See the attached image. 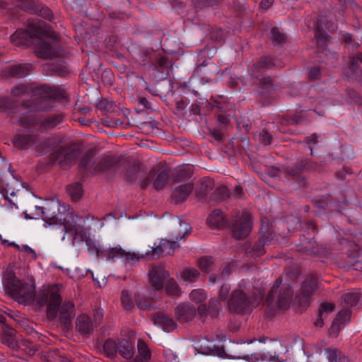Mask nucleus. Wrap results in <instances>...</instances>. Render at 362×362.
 <instances>
[{
  "label": "nucleus",
  "mask_w": 362,
  "mask_h": 362,
  "mask_svg": "<svg viewBox=\"0 0 362 362\" xmlns=\"http://www.w3.org/2000/svg\"><path fill=\"white\" fill-rule=\"evenodd\" d=\"M36 216L44 221L45 228L49 226L53 231L63 234L62 240L64 241L66 234L71 237V245L76 241L86 242L90 240V233L87 228L76 225L69 224L70 218L68 206H62L57 199H50L43 203L42 206H35Z\"/></svg>",
  "instance_id": "obj_1"
},
{
  "label": "nucleus",
  "mask_w": 362,
  "mask_h": 362,
  "mask_svg": "<svg viewBox=\"0 0 362 362\" xmlns=\"http://www.w3.org/2000/svg\"><path fill=\"white\" fill-rule=\"evenodd\" d=\"M4 285L9 294L18 303L27 305L34 300L35 287L31 283H23L12 272L7 271Z\"/></svg>",
  "instance_id": "obj_2"
},
{
  "label": "nucleus",
  "mask_w": 362,
  "mask_h": 362,
  "mask_svg": "<svg viewBox=\"0 0 362 362\" xmlns=\"http://www.w3.org/2000/svg\"><path fill=\"white\" fill-rule=\"evenodd\" d=\"M85 243L88 246H90L93 244L95 249L96 255L98 256L100 255L102 258L105 259L108 262H114L117 259H121L124 264H133L144 258L143 254L127 252L120 247H115L106 250H102L100 244L94 243L90 238L88 243Z\"/></svg>",
  "instance_id": "obj_3"
},
{
  "label": "nucleus",
  "mask_w": 362,
  "mask_h": 362,
  "mask_svg": "<svg viewBox=\"0 0 362 362\" xmlns=\"http://www.w3.org/2000/svg\"><path fill=\"white\" fill-rule=\"evenodd\" d=\"M179 226L173 231L172 239H162L159 243L152 247V253L156 255H171L179 247L178 240L185 238L190 233L188 223L178 220Z\"/></svg>",
  "instance_id": "obj_4"
},
{
  "label": "nucleus",
  "mask_w": 362,
  "mask_h": 362,
  "mask_svg": "<svg viewBox=\"0 0 362 362\" xmlns=\"http://www.w3.org/2000/svg\"><path fill=\"white\" fill-rule=\"evenodd\" d=\"M40 34L37 35L35 40V52L39 57L52 58L58 56L59 45L53 33L47 28H40Z\"/></svg>",
  "instance_id": "obj_5"
},
{
  "label": "nucleus",
  "mask_w": 362,
  "mask_h": 362,
  "mask_svg": "<svg viewBox=\"0 0 362 362\" xmlns=\"http://www.w3.org/2000/svg\"><path fill=\"white\" fill-rule=\"evenodd\" d=\"M59 288V285L44 286L37 298L38 303L41 306L47 305V315L49 318L56 317L57 307L61 303V298L58 294Z\"/></svg>",
  "instance_id": "obj_6"
},
{
  "label": "nucleus",
  "mask_w": 362,
  "mask_h": 362,
  "mask_svg": "<svg viewBox=\"0 0 362 362\" xmlns=\"http://www.w3.org/2000/svg\"><path fill=\"white\" fill-rule=\"evenodd\" d=\"M40 26L30 25L27 31L17 30L11 35V41L16 46L33 44L35 42L37 35L40 34Z\"/></svg>",
  "instance_id": "obj_7"
},
{
  "label": "nucleus",
  "mask_w": 362,
  "mask_h": 362,
  "mask_svg": "<svg viewBox=\"0 0 362 362\" xmlns=\"http://www.w3.org/2000/svg\"><path fill=\"white\" fill-rule=\"evenodd\" d=\"M251 216L247 214H243L235 220L232 226L233 236L236 239H242L247 237L252 230Z\"/></svg>",
  "instance_id": "obj_8"
},
{
  "label": "nucleus",
  "mask_w": 362,
  "mask_h": 362,
  "mask_svg": "<svg viewBox=\"0 0 362 362\" xmlns=\"http://www.w3.org/2000/svg\"><path fill=\"white\" fill-rule=\"evenodd\" d=\"M37 139L35 136L32 135H18L15 137L13 143L16 147L27 148L34 145L39 152V154L43 153L45 150L50 148V144L47 141H43L40 144H37Z\"/></svg>",
  "instance_id": "obj_9"
},
{
  "label": "nucleus",
  "mask_w": 362,
  "mask_h": 362,
  "mask_svg": "<svg viewBox=\"0 0 362 362\" xmlns=\"http://www.w3.org/2000/svg\"><path fill=\"white\" fill-rule=\"evenodd\" d=\"M139 295L134 291L123 290L121 294V301L123 308L127 310H131L134 307V303H136L141 310L150 309L151 306L146 303H143L138 300Z\"/></svg>",
  "instance_id": "obj_10"
},
{
  "label": "nucleus",
  "mask_w": 362,
  "mask_h": 362,
  "mask_svg": "<svg viewBox=\"0 0 362 362\" xmlns=\"http://www.w3.org/2000/svg\"><path fill=\"white\" fill-rule=\"evenodd\" d=\"M74 316V304L69 301L64 302L59 310V319L65 329H69L71 327Z\"/></svg>",
  "instance_id": "obj_11"
},
{
  "label": "nucleus",
  "mask_w": 362,
  "mask_h": 362,
  "mask_svg": "<svg viewBox=\"0 0 362 362\" xmlns=\"http://www.w3.org/2000/svg\"><path fill=\"white\" fill-rule=\"evenodd\" d=\"M166 276L167 274L162 267H153L150 272L151 286L156 290L160 289L163 286Z\"/></svg>",
  "instance_id": "obj_12"
},
{
  "label": "nucleus",
  "mask_w": 362,
  "mask_h": 362,
  "mask_svg": "<svg viewBox=\"0 0 362 362\" xmlns=\"http://www.w3.org/2000/svg\"><path fill=\"white\" fill-rule=\"evenodd\" d=\"M349 318V312L348 310H342L339 312L337 317L334 320L332 327L329 331V334L332 337H336L341 326L348 320Z\"/></svg>",
  "instance_id": "obj_13"
},
{
  "label": "nucleus",
  "mask_w": 362,
  "mask_h": 362,
  "mask_svg": "<svg viewBox=\"0 0 362 362\" xmlns=\"http://www.w3.org/2000/svg\"><path fill=\"white\" fill-rule=\"evenodd\" d=\"M195 308L189 305H179L175 309L176 317L182 322H187L192 320L195 315Z\"/></svg>",
  "instance_id": "obj_14"
},
{
  "label": "nucleus",
  "mask_w": 362,
  "mask_h": 362,
  "mask_svg": "<svg viewBox=\"0 0 362 362\" xmlns=\"http://www.w3.org/2000/svg\"><path fill=\"white\" fill-rule=\"evenodd\" d=\"M154 324L165 332H170L176 327L175 322L163 313H157L153 317Z\"/></svg>",
  "instance_id": "obj_15"
},
{
  "label": "nucleus",
  "mask_w": 362,
  "mask_h": 362,
  "mask_svg": "<svg viewBox=\"0 0 362 362\" xmlns=\"http://www.w3.org/2000/svg\"><path fill=\"white\" fill-rule=\"evenodd\" d=\"M192 189L193 187L190 183L180 185L173 190L172 198L176 202H183L191 194Z\"/></svg>",
  "instance_id": "obj_16"
},
{
  "label": "nucleus",
  "mask_w": 362,
  "mask_h": 362,
  "mask_svg": "<svg viewBox=\"0 0 362 362\" xmlns=\"http://www.w3.org/2000/svg\"><path fill=\"white\" fill-rule=\"evenodd\" d=\"M151 354L149 348L143 339H139L137 342V355L136 358L130 362H148L151 359Z\"/></svg>",
  "instance_id": "obj_17"
},
{
  "label": "nucleus",
  "mask_w": 362,
  "mask_h": 362,
  "mask_svg": "<svg viewBox=\"0 0 362 362\" xmlns=\"http://www.w3.org/2000/svg\"><path fill=\"white\" fill-rule=\"evenodd\" d=\"M77 156L76 151L71 148H64L59 151L53 160L60 164H70Z\"/></svg>",
  "instance_id": "obj_18"
},
{
  "label": "nucleus",
  "mask_w": 362,
  "mask_h": 362,
  "mask_svg": "<svg viewBox=\"0 0 362 362\" xmlns=\"http://www.w3.org/2000/svg\"><path fill=\"white\" fill-rule=\"evenodd\" d=\"M246 298L240 291H235L232 293L229 302L230 309L234 311H238L245 307Z\"/></svg>",
  "instance_id": "obj_19"
},
{
  "label": "nucleus",
  "mask_w": 362,
  "mask_h": 362,
  "mask_svg": "<svg viewBox=\"0 0 362 362\" xmlns=\"http://www.w3.org/2000/svg\"><path fill=\"white\" fill-rule=\"evenodd\" d=\"M76 326L78 332L83 334H88L93 329V322L86 315H81L77 317Z\"/></svg>",
  "instance_id": "obj_20"
},
{
  "label": "nucleus",
  "mask_w": 362,
  "mask_h": 362,
  "mask_svg": "<svg viewBox=\"0 0 362 362\" xmlns=\"http://www.w3.org/2000/svg\"><path fill=\"white\" fill-rule=\"evenodd\" d=\"M207 223L211 228H221L225 225V219L220 210L213 211L207 218Z\"/></svg>",
  "instance_id": "obj_21"
},
{
  "label": "nucleus",
  "mask_w": 362,
  "mask_h": 362,
  "mask_svg": "<svg viewBox=\"0 0 362 362\" xmlns=\"http://www.w3.org/2000/svg\"><path fill=\"white\" fill-rule=\"evenodd\" d=\"M324 356L327 362H349V359L337 349H325Z\"/></svg>",
  "instance_id": "obj_22"
},
{
  "label": "nucleus",
  "mask_w": 362,
  "mask_h": 362,
  "mask_svg": "<svg viewBox=\"0 0 362 362\" xmlns=\"http://www.w3.org/2000/svg\"><path fill=\"white\" fill-rule=\"evenodd\" d=\"M333 310V304L327 303L322 304L318 310L319 317L315 322V325L318 327H322L324 324V319L326 318L330 313H332Z\"/></svg>",
  "instance_id": "obj_23"
},
{
  "label": "nucleus",
  "mask_w": 362,
  "mask_h": 362,
  "mask_svg": "<svg viewBox=\"0 0 362 362\" xmlns=\"http://www.w3.org/2000/svg\"><path fill=\"white\" fill-rule=\"evenodd\" d=\"M118 351L126 359H131L134 356L133 346L126 339H122L118 342Z\"/></svg>",
  "instance_id": "obj_24"
},
{
  "label": "nucleus",
  "mask_w": 362,
  "mask_h": 362,
  "mask_svg": "<svg viewBox=\"0 0 362 362\" xmlns=\"http://www.w3.org/2000/svg\"><path fill=\"white\" fill-rule=\"evenodd\" d=\"M31 69L32 65L30 64H16L10 67L9 75L11 76H23L26 75Z\"/></svg>",
  "instance_id": "obj_25"
},
{
  "label": "nucleus",
  "mask_w": 362,
  "mask_h": 362,
  "mask_svg": "<svg viewBox=\"0 0 362 362\" xmlns=\"http://www.w3.org/2000/svg\"><path fill=\"white\" fill-rule=\"evenodd\" d=\"M104 351L107 356L113 358L118 351V344L112 339L107 340L103 346Z\"/></svg>",
  "instance_id": "obj_26"
},
{
  "label": "nucleus",
  "mask_w": 362,
  "mask_h": 362,
  "mask_svg": "<svg viewBox=\"0 0 362 362\" xmlns=\"http://www.w3.org/2000/svg\"><path fill=\"white\" fill-rule=\"evenodd\" d=\"M10 245H13L18 251L24 253L25 256L30 259H35L37 258V255L33 249L27 245H19L16 244L15 243H11Z\"/></svg>",
  "instance_id": "obj_27"
},
{
  "label": "nucleus",
  "mask_w": 362,
  "mask_h": 362,
  "mask_svg": "<svg viewBox=\"0 0 362 362\" xmlns=\"http://www.w3.org/2000/svg\"><path fill=\"white\" fill-rule=\"evenodd\" d=\"M292 296V292L287 288L284 293H281L278 299V306L280 308L286 309L288 308Z\"/></svg>",
  "instance_id": "obj_28"
},
{
  "label": "nucleus",
  "mask_w": 362,
  "mask_h": 362,
  "mask_svg": "<svg viewBox=\"0 0 362 362\" xmlns=\"http://www.w3.org/2000/svg\"><path fill=\"white\" fill-rule=\"evenodd\" d=\"M199 272L194 269H186L180 275L181 279L186 282H193L199 277Z\"/></svg>",
  "instance_id": "obj_29"
},
{
  "label": "nucleus",
  "mask_w": 362,
  "mask_h": 362,
  "mask_svg": "<svg viewBox=\"0 0 362 362\" xmlns=\"http://www.w3.org/2000/svg\"><path fill=\"white\" fill-rule=\"evenodd\" d=\"M68 192L74 201L78 200L83 194L82 187L80 184H74L68 187Z\"/></svg>",
  "instance_id": "obj_30"
},
{
  "label": "nucleus",
  "mask_w": 362,
  "mask_h": 362,
  "mask_svg": "<svg viewBox=\"0 0 362 362\" xmlns=\"http://www.w3.org/2000/svg\"><path fill=\"white\" fill-rule=\"evenodd\" d=\"M317 282L315 279L310 281H306L303 285V293L304 296H308L317 287Z\"/></svg>",
  "instance_id": "obj_31"
},
{
  "label": "nucleus",
  "mask_w": 362,
  "mask_h": 362,
  "mask_svg": "<svg viewBox=\"0 0 362 362\" xmlns=\"http://www.w3.org/2000/svg\"><path fill=\"white\" fill-rule=\"evenodd\" d=\"M360 294L357 292H350L343 296L344 300L350 305H355L360 299Z\"/></svg>",
  "instance_id": "obj_32"
},
{
  "label": "nucleus",
  "mask_w": 362,
  "mask_h": 362,
  "mask_svg": "<svg viewBox=\"0 0 362 362\" xmlns=\"http://www.w3.org/2000/svg\"><path fill=\"white\" fill-rule=\"evenodd\" d=\"M206 298V293L203 290L196 289L192 291L190 293V299L195 303H202Z\"/></svg>",
  "instance_id": "obj_33"
},
{
  "label": "nucleus",
  "mask_w": 362,
  "mask_h": 362,
  "mask_svg": "<svg viewBox=\"0 0 362 362\" xmlns=\"http://www.w3.org/2000/svg\"><path fill=\"white\" fill-rule=\"evenodd\" d=\"M270 37L272 40V41L275 43H280L283 42L285 39L284 35L281 33L280 30L276 28H274L272 29Z\"/></svg>",
  "instance_id": "obj_34"
},
{
  "label": "nucleus",
  "mask_w": 362,
  "mask_h": 362,
  "mask_svg": "<svg viewBox=\"0 0 362 362\" xmlns=\"http://www.w3.org/2000/svg\"><path fill=\"white\" fill-rule=\"evenodd\" d=\"M5 203L1 205V207L4 209L6 212H11L13 210L18 209L17 204L13 202L9 197H4Z\"/></svg>",
  "instance_id": "obj_35"
},
{
  "label": "nucleus",
  "mask_w": 362,
  "mask_h": 362,
  "mask_svg": "<svg viewBox=\"0 0 362 362\" xmlns=\"http://www.w3.org/2000/svg\"><path fill=\"white\" fill-rule=\"evenodd\" d=\"M213 263H214L213 259L211 257H203V258L200 259L199 261V267L203 271H205V272L208 271L210 269V267H211Z\"/></svg>",
  "instance_id": "obj_36"
},
{
  "label": "nucleus",
  "mask_w": 362,
  "mask_h": 362,
  "mask_svg": "<svg viewBox=\"0 0 362 362\" xmlns=\"http://www.w3.org/2000/svg\"><path fill=\"white\" fill-rule=\"evenodd\" d=\"M164 356L167 362H180L178 356L172 350H165L164 351Z\"/></svg>",
  "instance_id": "obj_37"
},
{
  "label": "nucleus",
  "mask_w": 362,
  "mask_h": 362,
  "mask_svg": "<svg viewBox=\"0 0 362 362\" xmlns=\"http://www.w3.org/2000/svg\"><path fill=\"white\" fill-rule=\"evenodd\" d=\"M167 177V174L163 172L158 174L154 182L156 187L157 189L162 188L164 186V183L166 181Z\"/></svg>",
  "instance_id": "obj_38"
},
{
  "label": "nucleus",
  "mask_w": 362,
  "mask_h": 362,
  "mask_svg": "<svg viewBox=\"0 0 362 362\" xmlns=\"http://www.w3.org/2000/svg\"><path fill=\"white\" fill-rule=\"evenodd\" d=\"M281 284V280L276 279V281H275V283H274V286H272V288L271 289V291L269 293V297H268V299H267L268 301H272L273 300L274 296L275 294H276L277 290H278V288H279V287L280 286Z\"/></svg>",
  "instance_id": "obj_39"
},
{
  "label": "nucleus",
  "mask_w": 362,
  "mask_h": 362,
  "mask_svg": "<svg viewBox=\"0 0 362 362\" xmlns=\"http://www.w3.org/2000/svg\"><path fill=\"white\" fill-rule=\"evenodd\" d=\"M167 288L169 291V292L173 295H178L180 293L177 286L174 281L170 280L168 282Z\"/></svg>",
  "instance_id": "obj_40"
},
{
  "label": "nucleus",
  "mask_w": 362,
  "mask_h": 362,
  "mask_svg": "<svg viewBox=\"0 0 362 362\" xmlns=\"http://www.w3.org/2000/svg\"><path fill=\"white\" fill-rule=\"evenodd\" d=\"M259 139L264 144H269L271 143V136L266 131H262L259 134Z\"/></svg>",
  "instance_id": "obj_41"
},
{
  "label": "nucleus",
  "mask_w": 362,
  "mask_h": 362,
  "mask_svg": "<svg viewBox=\"0 0 362 362\" xmlns=\"http://www.w3.org/2000/svg\"><path fill=\"white\" fill-rule=\"evenodd\" d=\"M26 92V88L25 86H18L16 88H14L13 90H12V93L16 95V96H18Z\"/></svg>",
  "instance_id": "obj_42"
},
{
  "label": "nucleus",
  "mask_w": 362,
  "mask_h": 362,
  "mask_svg": "<svg viewBox=\"0 0 362 362\" xmlns=\"http://www.w3.org/2000/svg\"><path fill=\"white\" fill-rule=\"evenodd\" d=\"M21 3L18 4V6L23 9L28 10L32 8L31 0H21Z\"/></svg>",
  "instance_id": "obj_43"
},
{
  "label": "nucleus",
  "mask_w": 362,
  "mask_h": 362,
  "mask_svg": "<svg viewBox=\"0 0 362 362\" xmlns=\"http://www.w3.org/2000/svg\"><path fill=\"white\" fill-rule=\"evenodd\" d=\"M273 3V0H262L260 4V8L262 10H266L269 8Z\"/></svg>",
  "instance_id": "obj_44"
},
{
  "label": "nucleus",
  "mask_w": 362,
  "mask_h": 362,
  "mask_svg": "<svg viewBox=\"0 0 362 362\" xmlns=\"http://www.w3.org/2000/svg\"><path fill=\"white\" fill-rule=\"evenodd\" d=\"M207 342L209 343V344H207V345L202 344L201 347L206 349L205 351L206 354H211L214 351V346L211 344V342H209V341H207Z\"/></svg>",
  "instance_id": "obj_45"
},
{
  "label": "nucleus",
  "mask_w": 362,
  "mask_h": 362,
  "mask_svg": "<svg viewBox=\"0 0 362 362\" xmlns=\"http://www.w3.org/2000/svg\"><path fill=\"white\" fill-rule=\"evenodd\" d=\"M320 70L317 68H313L309 71V76L311 78H316L319 76Z\"/></svg>",
  "instance_id": "obj_46"
},
{
  "label": "nucleus",
  "mask_w": 362,
  "mask_h": 362,
  "mask_svg": "<svg viewBox=\"0 0 362 362\" xmlns=\"http://www.w3.org/2000/svg\"><path fill=\"white\" fill-rule=\"evenodd\" d=\"M229 288L227 286H223L220 293V298L221 299H225L228 293Z\"/></svg>",
  "instance_id": "obj_47"
},
{
  "label": "nucleus",
  "mask_w": 362,
  "mask_h": 362,
  "mask_svg": "<svg viewBox=\"0 0 362 362\" xmlns=\"http://www.w3.org/2000/svg\"><path fill=\"white\" fill-rule=\"evenodd\" d=\"M42 12H43L42 14L44 15V16L45 18H47L48 19L52 18V14L49 8H42Z\"/></svg>",
  "instance_id": "obj_48"
},
{
  "label": "nucleus",
  "mask_w": 362,
  "mask_h": 362,
  "mask_svg": "<svg viewBox=\"0 0 362 362\" xmlns=\"http://www.w3.org/2000/svg\"><path fill=\"white\" fill-rule=\"evenodd\" d=\"M219 190L221 192L223 197L228 196V190L226 187L222 186L219 188Z\"/></svg>",
  "instance_id": "obj_49"
},
{
  "label": "nucleus",
  "mask_w": 362,
  "mask_h": 362,
  "mask_svg": "<svg viewBox=\"0 0 362 362\" xmlns=\"http://www.w3.org/2000/svg\"><path fill=\"white\" fill-rule=\"evenodd\" d=\"M358 62L362 63V54H358L353 59V66L357 64Z\"/></svg>",
  "instance_id": "obj_50"
},
{
  "label": "nucleus",
  "mask_w": 362,
  "mask_h": 362,
  "mask_svg": "<svg viewBox=\"0 0 362 362\" xmlns=\"http://www.w3.org/2000/svg\"><path fill=\"white\" fill-rule=\"evenodd\" d=\"M7 105V99L5 98H0V110H3Z\"/></svg>",
  "instance_id": "obj_51"
},
{
  "label": "nucleus",
  "mask_w": 362,
  "mask_h": 362,
  "mask_svg": "<svg viewBox=\"0 0 362 362\" xmlns=\"http://www.w3.org/2000/svg\"><path fill=\"white\" fill-rule=\"evenodd\" d=\"M90 162V158L88 157L86 158L83 161H82L80 165L83 168H85L86 165Z\"/></svg>",
  "instance_id": "obj_52"
},
{
  "label": "nucleus",
  "mask_w": 362,
  "mask_h": 362,
  "mask_svg": "<svg viewBox=\"0 0 362 362\" xmlns=\"http://www.w3.org/2000/svg\"><path fill=\"white\" fill-rule=\"evenodd\" d=\"M0 238H1V243H2L3 245H4L5 246H11V245L13 246V245H10V244H9V243H11V242H8V240H5V239H3V238H1V235H0Z\"/></svg>",
  "instance_id": "obj_53"
},
{
  "label": "nucleus",
  "mask_w": 362,
  "mask_h": 362,
  "mask_svg": "<svg viewBox=\"0 0 362 362\" xmlns=\"http://www.w3.org/2000/svg\"><path fill=\"white\" fill-rule=\"evenodd\" d=\"M242 188L240 187H236L235 188V193L237 196H239L241 194Z\"/></svg>",
  "instance_id": "obj_54"
},
{
  "label": "nucleus",
  "mask_w": 362,
  "mask_h": 362,
  "mask_svg": "<svg viewBox=\"0 0 362 362\" xmlns=\"http://www.w3.org/2000/svg\"><path fill=\"white\" fill-rule=\"evenodd\" d=\"M317 136L313 134L312 135V136L309 139V142H313V143H316L317 141Z\"/></svg>",
  "instance_id": "obj_55"
},
{
  "label": "nucleus",
  "mask_w": 362,
  "mask_h": 362,
  "mask_svg": "<svg viewBox=\"0 0 362 362\" xmlns=\"http://www.w3.org/2000/svg\"><path fill=\"white\" fill-rule=\"evenodd\" d=\"M9 346H12V347H14L16 346V343L11 341V342H9Z\"/></svg>",
  "instance_id": "obj_56"
},
{
  "label": "nucleus",
  "mask_w": 362,
  "mask_h": 362,
  "mask_svg": "<svg viewBox=\"0 0 362 362\" xmlns=\"http://www.w3.org/2000/svg\"><path fill=\"white\" fill-rule=\"evenodd\" d=\"M4 320V317L3 315H0V322H3Z\"/></svg>",
  "instance_id": "obj_57"
},
{
  "label": "nucleus",
  "mask_w": 362,
  "mask_h": 362,
  "mask_svg": "<svg viewBox=\"0 0 362 362\" xmlns=\"http://www.w3.org/2000/svg\"><path fill=\"white\" fill-rule=\"evenodd\" d=\"M10 195L12 196V197H14V196H16V193L14 192H11L10 193Z\"/></svg>",
  "instance_id": "obj_58"
},
{
  "label": "nucleus",
  "mask_w": 362,
  "mask_h": 362,
  "mask_svg": "<svg viewBox=\"0 0 362 362\" xmlns=\"http://www.w3.org/2000/svg\"><path fill=\"white\" fill-rule=\"evenodd\" d=\"M203 308H204V306H202V305H201V306H199V310L200 312H202V309H203Z\"/></svg>",
  "instance_id": "obj_59"
}]
</instances>
